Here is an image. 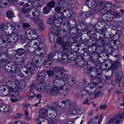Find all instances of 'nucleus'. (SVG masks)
<instances>
[{"label": "nucleus", "mask_w": 124, "mask_h": 124, "mask_svg": "<svg viewBox=\"0 0 124 124\" xmlns=\"http://www.w3.org/2000/svg\"><path fill=\"white\" fill-rule=\"evenodd\" d=\"M10 107L8 105H6V106L5 107L4 110H3L2 112L4 113L7 112L9 111Z\"/></svg>", "instance_id": "774afa93"}, {"label": "nucleus", "mask_w": 124, "mask_h": 124, "mask_svg": "<svg viewBox=\"0 0 124 124\" xmlns=\"http://www.w3.org/2000/svg\"><path fill=\"white\" fill-rule=\"evenodd\" d=\"M53 60L52 58L49 59L45 62V66L47 68L49 67L53 63Z\"/></svg>", "instance_id": "2f4dec72"}, {"label": "nucleus", "mask_w": 124, "mask_h": 124, "mask_svg": "<svg viewBox=\"0 0 124 124\" xmlns=\"http://www.w3.org/2000/svg\"><path fill=\"white\" fill-rule=\"evenodd\" d=\"M65 81L67 84L70 85H74L76 82L75 79L70 76H67L66 78Z\"/></svg>", "instance_id": "ddd939ff"}, {"label": "nucleus", "mask_w": 124, "mask_h": 124, "mask_svg": "<svg viewBox=\"0 0 124 124\" xmlns=\"http://www.w3.org/2000/svg\"><path fill=\"white\" fill-rule=\"evenodd\" d=\"M80 93V94H81V97L82 99H83L84 96H85V95L88 94V93L87 92V90H84L83 89Z\"/></svg>", "instance_id": "6e6d98bb"}, {"label": "nucleus", "mask_w": 124, "mask_h": 124, "mask_svg": "<svg viewBox=\"0 0 124 124\" xmlns=\"http://www.w3.org/2000/svg\"><path fill=\"white\" fill-rule=\"evenodd\" d=\"M37 37L36 32H34V33H33V34L32 36L28 38V39L31 40H34L36 39Z\"/></svg>", "instance_id": "de8ad7c7"}, {"label": "nucleus", "mask_w": 124, "mask_h": 124, "mask_svg": "<svg viewBox=\"0 0 124 124\" xmlns=\"http://www.w3.org/2000/svg\"><path fill=\"white\" fill-rule=\"evenodd\" d=\"M51 9L47 5L44 7L43 10V13L44 14H47L49 13Z\"/></svg>", "instance_id": "ea45409f"}, {"label": "nucleus", "mask_w": 124, "mask_h": 124, "mask_svg": "<svg viewBox=\"0 0 124 124\" xmlns=\"http://www.w3.org/2000/svg\"><path fill=\"white\" fill-rule=\"evenodd\" d=\"M35 31L33 30L29 29H27L26 31V34L27 35V37L28 38L32 36Z\"/></svg>", "instance_id": "7c9ffc66"}, {"label": "nucleus", "mask_w": 124, "mask_h": 124, "mask_svg": "<svg viewBox=\"0 0 124 124\" xmlns=\"http://www.w3.org/2000/svg\"><path fill=\"white\" fill-rule=\"evenodd\" d=\"M43 38H41V37H37L36 39L33 41V42L34 43L33 46L34 48L35 49H37L38 48V45H39L40 43H42L43 41Z\"/></svg>", "instance_id": "9b49d317"}, {"label": "nucleus", "mask_w": 124, "mask_h": 124, "mask_svg": "<svg viewBox=\"0 0 124 124\" xmlns=\"http://www.w3.org/2000/svg\"><path fill=\"white\" fill-rule=\"evenodd\" d=\"M5 34L2 36L0 44L7 43L8 42L10 45H13L15 43L17 40V35L12 33L11 34L8 32H5Z\"/></svg>", "instance_id": "f257e3e1"}, {"label": "nucleus", "mask_w": 124, "mask_h": 124, "mask_svg": "<svg viewBox=\"0 0 124 124\" xmlns=\"http://www.w3.org/2000/svg\"><path fill=\"white\" fill-rule=\"evenodd\" d=\"M29 94V99H31L34 98L35 96H36V94L34 93V92H32L30 91H29L28 92Z\"/></svg>", "instance_id": "49530a36"}, {"label": "nucleus", "mask_w": 124, "mask_h": 124, "mask_svg": "<svg viewBox=\"0 0 124 124\" xmlns=\"http://www.w3.org/2000/svg\"><path fill=\"white\" fill-rule=\"evenodd\" d=\"M8 89L7 87L5 85H2L0 86V95H3L6 96H8L9 94L11 95H13L14 94L13 93H11L8 90H7L6 89Z\"/></svg>", "instance_id": "39448f33"}, {"label": "nucleus", "mask_w": 124, "mask_h": 124, "mask_svg": "<svg viewBox=\"0 0 124 124\" xmlns=\"http://www.w3.org/2000/svg\"><path fill=\"white\" fill-rule=\"evenodd\" d=\"M56 113L53 112V113H47V117L51 119L55 118L57 116Z\"/></svg>", "instance_id": "58836bf2"}, {"label": "nucleus", "mask_w": 124, "mask_h": 124, "mask_svg": "<svg viewBox=\"0 0 124 124\" xmlns=\"http://www.w3.org/2000/svg\"><path fill=\"white\" fill-rule=\"evenodd\" d=\"M81 112L80 109L78 108H75L73 109L72 114L73 115H78Z\"/></svg>", "instance_id": "e433bc0d"}, {"label": "nucleus", "mask_w": 124, "mask_h": 124, "mask_svg": "<svg viewBox=\"0 0 124 124\" xmlns=\"http://www.w3.org/2000/svg\"><path fill=\"white\" fill-rule=\"evenodd\" d=\"M93 8H92V10H93L94 13L95 12H98L100 11L101 9L99 8V7L98 6H95L94 7H93Z\"/></svg>", "instance_id": "603ef678"}, {"label": "nucleus", "mask_w": 124, "mask_h": 124, "mask_svg": "<svg viewBox=\"0 0 124 124\" xmlns=\"http://www.w3.org/2000/svg\"><path fill=\"white\" fill-rule=\"evenodd\" d=\"M92 85H95L99 84L101 82V79L99 77H95L91 79Z\"/></svg>", "instance_id": "f3484780"}, {"label": "nucleus", "mask_w": 124, "mask_h": 124, "mask_svg": "<svg viewBox=\"0 0 124 124\" xmlns=\"http://www.w3.org/2000/svg\"><path fill=\"white\" fill-rule=\"evenodd\" d=\"M63 15L62 13L58 12L53 16H51L47 19V23L51 25H53L57 27L60 26V22H59L58 20L62 19V16Z\"/></svg>", "instance_id": "f03ea898"}, {"label": "nucleus", "mask_w": 124, "mask_h": 124, "mask_svg": "<svg viewBox=\"0 0 124 124\" xmlns=\"http://www.w3.org/2000/svg\"><path fill=\"white\" fill-rule=\"evenodd\" d=\"M58 36L57 39L56 41L58 43L61 45L65 41L62 39V38L61 37Z\"/></svg>", "instance_id": "864d4df0"}, {"label": "nucleus", "mask_w": 124, "mask_h": 124, "mask_svg": "<svg viewBox=\"0 0 124 124\" xmlns=\"http://www.w3.org/2000/svg\"><path fill=\"white\" fill-rule=\"evenodd\" d=\"M77 65L78 67L82 68L84 66V62L83 61H82L77 63Z\"/></svg>", "instance_id": "0e129e2a"}, {"label": "nucleus", "mask_w": 124, "mask_h": 124, "mask_svg": "<svg viewBox=\"0 0 124 124\" xmlns=\"http://www.w3.org/2000/svg\"><path fill=\"white\" fill-rule=\"evenodd\" d=\"M43 23H40L39 24L38 30L40 31H42L45 28V26Z\"/></svg>", "instance_id": "052dcab7"}, {"label": "nucleus", "mask_w": 124, "mask_h": 124, "mask_svg": "<svg viewBox=\"0 0 124 124\" xmlns=\"http://www.w3.org/2000/svg\"><path fill=\"white\" fill-rule=\"evenodd\" d=\"M21 71H19V72L16 74V76H17V79H19L20 80H22L23 78H24V76L26 77L27 78H28L26 76H25V75Z\"/></svg>", "instance_id": "bb28decb"}, {"label": "nucleus", "mask_w": 124, "mask_h": 124, "mask_svg": "<svg viewBox=\"0 0 124 124\" xmlns=\"http://www.w3.org/2000/svg\"><path fill=\"white\" fill-rule=\"evenodd\" d=\"M71 104V102L69 101H60L58 102V105L61 108L65 109L68 107H70Z\"/></svg>", "instance_id": "9d476101"}, {"label": "nucleus", "mask_w": 124, "mask_h": 124, "mask_svg": "<svg viewBox=\"0 0 124 124\" xmlns=\"http://www.w3.org/2000/svg\"><path fill=\"white\" fill-rule=\"evenodd\" d=\"M61 45V48L63 50H67L68 49V47L69 46L70 44L67 41H65Z\"/></svg>", "instance_id": "a878e982"}, {"label": "nucleus", "mask_w": 124, "mask_h": 124, "mask_svg": "<svg viewBox=\"0 0 124 124\" xmlns=\"http://www.w3.org/2000/svg\"><path fill=\"white\" fill-rule=\"evenodd\" d=\"M56 50L53 51L52 52H51L47 55V57L51 59L52 58V57H54V56L55 53H56Z\"/></svg>", "instance_id": "13d9d810"}, {"label": "nucleus", "mask_w": 124, "mask_h": 124, "mask_svg": "<svg viewBox=\"0 0 124 124\" xmlns=\"http://www.w3.org/2000/svg\"><path fill=\"white\" fill-rule=\"evenodd\" d=\"M57 3L62 8H65L67 7L68 6L69 4L67 2L64 0L57 2Z\"/></svg>", "instance_id": "5701e85b"}, {"label": "nucleus", "mask_w": 124, "mask_h": 124, "mask_svg": "<svg viewBox=\"0 0 124 124\" xmlns=\"http://www.w3.org/2000/svg\"><path fill=\"white\" fill-rule=\"evenodd\" d=\"M7 1V0H6ZM7 3L6 2V0H0V7L3 8L7 6Z\"/></svg>", "instance_id": "8fccbe9b"}, {"label": "nucleus", "mask_w": 124, "mask_h": 124, "mask_svg": "<svg viewBox=\"0 0 124 124\" xmlns=\"http://www.w3.org/2000/svg\"><path fill=\"white\" fill-rule=\"evenodd\" d=\"M25 50L23 48H20L16 51V54L19 56H21L23 55L25 52Z\"/></svg>", "instance_id": "a19ab883"}, {"label": "nucleus", "mask_w": 124, "mask_h": 124, "mask_svg": "<svg viewBox=\"0 0 124 124\" xmlns=\"http://www.w3.org/2000/svg\"><path fill=\"white\" fill-rule=\"evenodd\" d=\"M37 124H48L49 122L45 117L44 118L38 117L37 121Z\"/></svg>", "instance_id": "aec40b11"}, {"label": "nucleus", "mask_w": 124, "mask_h": 124, "mask_svg": "<svg viewBox=\"0 0 124 124\" xmlns=\"http://www.w3.org/2000/svg\"><path fill=\"white\" fill-rule=\"evenodd\" d=\"M73 35L72 34L70 35L68 39V40L70 43H74L76 42L77 41L76 39H75V38L74 37V36H73Z\"/></svg>", "instance_id": "f704fd0d"}, {"label": "nucleus", "mask_w": 124, "mask_h": 124, "mask_svg": "<svg viewBox=\"0 0 124 124\" xmlns=\"http://www.w3.org/2000/svg\"><path fill=\"white\" fill-rule=\"evenodd\" d=\"M6 16L9 19L11 18L13 16V14L12 11L10 10L7 11L5 14Z\"/></svg>", "instance_id": "37998d69"}, {"label": "nucleus", "mask_w": 124, "mask_h": 124, "mask_svg": "<svg viewBox=\"0 0 124 124\" xmlns=\"http://www.w3.org/2000/svg\"><path fill=\"white\" fill-rule=\"evenodd\" d=\"M45 71L39 73L37 76V79L38 80H43L45 79L46 75Z\"/></svg>", "instance_id": "6ab92c4d"}, {"label": "nucleus", "mask_w": 124, "mask_h": 124, "mask_svg": "<svg viewBox=\"0 0 124 124\" xmlns=\"http://www.w3.org/2000/svg\"><path fill=\"white\" fill-rule=\"evenodd\" d=\"M7 86L8 88V90L11 93H13L14 89L16 86L15 82L9 80L7 82Z\"/></svg>", "instance_id": "6e6552de"}, {"label": "nucleus", "mask_w": 124, "mask_h": 124, "mask_svg": "<svg viewBox=\"0 0 124 124\" xmlns=\"http://www.w3.org/2000/svg\"><path fill=\"white\" fill-rule=\"evenodd\" d=\"M32 20L34 23L35 24H40L43 23L42 19L39 17L33 18Z\"/></svg>", "instance_id": "c85d7f7f"}, {"label": "nucleus", "mask_w": 124, "mask_h": 124, "mask_svg": "<svg viewBox=\"0 0 124 124\" xmlns=\"http://www.w3.org/2000/svg\"><path fill=\"white\" fill-rule=\"evenodd\" d=\"M45 83H39L37 82L35 83L34 89L38 91H43L45 89Z\"/></svg>", "instance_id": "1a4fd4ad"}, {"label": "nucleus", "mask_w": 124, "mask_h": 124, "mask_svg": "<svg viewBox=\"0 0 124 124\" xmlns=\"http://www.w3.org/2000/svg\"><path fill=\"white\" fill-rule=\"evenodd\" d=\"M53 70L54 71H65L66 70L62 68L58 67H55L53 68Z\"/></svg>", "instance_id": "c03bdc74"}, {"label": "nucleus", "mask_w": 124, "mask_h": 124, "mask_svg": "<svg viewBox=\"0 0 124 124\" xmlns=\"http://www.w3.org/2000/svg\"><path fill=\"white\" fill-rule=\"evenodd\" d=\"M63 93V90L59 87H53L49 92V94L54 96L62 93Z\"/></svg>", "instance_id": "0eeeda50"}, {"label": "nucleus", "mask_w": 124, "mask_h": 124, "mask_svg": "<svg viewBox=\"0 0 124 124\" xmlns=\"http://www.w3.org/2000/svg\"><path fill=\"white\" fill-rule=\"evenodd\" d=\"M96 0H86L85 2L87 6L91 8L94 7L95 5Z\"/></svg>", "instance_id": "a211bd4d"}, {"label": "nucleus", "mask_w": 124, "mask_h": 124, "mask_svg": "<svg viewBox=\"0 0 124 124\" xmlns=\"http://www.w3.org/2000/svg\"><path fill=\"white\" fill-rule=\"evenodd\" d=\"M30 9L25 7H24L21 9V12L23 13L26 14L28 12H29Z\"/></svg>", "instance_id": "680f3d73"}, {"label": "nucleus", "mask_w": 124, "mask_h": 124, "mask_svg": "<svg viewBox=\"0 0 124 124\" xmlns=\"http://www.w3.org/2000/svg\"><path fill=\"white\" fill-rule=\"evenodd\" d=\"M14 92H17L18 93L20 94L23 93H24V90L23 89L20 87H18L17 85L15 88V89L13 91Z\"/></svg>", "instance_id": "cd10ccee"}, {"label": "nucleus", "mask_w": 124, "mask_h": 124, "mask_svg": "<svg viewBox=\"0 0 124 124\" xmlns=\"http://www.w3.org/2000/svg\"><path fill=\"white\" fill-rule=\"evenodd\" d=\"M88 74V76L91 78L96 76V69L93 68H91Z\"/></svg>", "instance_id": "412c9836"}, {"label": "nucleus", "mask_w": 124, "mask_h": 124, "mask_svg": "<svg viewBox=\"0 0 124 124\" xmlns=\"http://www.w3.org/2000/svg\"><path fill=\"white\" fill-rule=\"evenodd\" d=\"M96 38L97 40L95 41V43L98 45H101L107 43L105 40V39L103 37H102L100 36L99 39H97V37Z\"/></svg>", "instance_id": "dca6fc26"}, {"label": "nucleus", "mask_w": 124, "mask_h": 124, "mask_svg": "<svg viewBox=\"0 0 124 124\" xmlns=\"http://www.w3.org/2000/svg\"><path fill=\"white\" fill-rule=\"evenodd\" d=\"M33 13L34 15V18H35L38 17V16L39 15V11L38 9H36L33 12Z\"/></svg>", "instance_id": "69168bd1"}, {"label": "nucleus", "mask_w": 124, "mask_h": 124, "mask_svg": "<svg viewBox=\"0 0 124 124\" xmlns=\"http://www.w3.org/2000/svg\"><path fill=\"white\" fill-rule=\"evenodd\" d=\"M47 113H53V112L56 113L55 108L54 107H50L49 108H47Z\"/></svg>", "instance_id": "3c124183"}, {"label": "nucleus", "mask_w": 124, "mask_h": 124, "mask_svg": "<svg viewBox=\"0 0 124 124\" xmlns=\"http://www.w3.org/2000/svg\"><path fill=\"white\" fill-rule=\"evenodd\" d=\"M38 48L37 49L40 50H45V51H46L47 50L44 43H40L38 45Z\"/></svg>", "instance_id": "c9c22d12"}, {"label": "nucleus", "mask_w": 124, "mask_h": 124, "mask_svg": "<svg viewBox=\"0 0 124 124\" xmlns=\"http://www.w3.org/2000/svg\"><path fill=\"white\" fill-rule=\"evenodd\" d=\"M47 5L51 9L52 8L55 7V3L54 1L52 0L48 2L47 4Z\"/></svg>", "instance_id": "79ce46f5"}, {"label": "nucleus", "mask_w": 124, "mask_h": 124, "mask_svg": "<svg viewBox=\"0 0 124 124\" xmlns=\"http://www.w3.org/2000/svg\"><path fill=\"white\" fill-rule=\"evenodd\" d=\"M60 26L57 27L54 26V25L52 26L50 28V30L51 31H52L53 32H55V31H56V32H59L60 31H61L60 30Z\"/></svg>", "instance_id": "c756f323"}, {"label": "nucleus", "mask_w": 124, "mask_h": 124, "mask_svg": "<svg viewBox=\"0 0 124 124\" xmlns=\"http://www.w3.org/2000/svg\"><path fill=\"white\" fill-rule=\"evenodd\" d=\"M109 6L108 12L113 11L115 9V8L112 4L111 3H109Z\"/></svg>", "instance_id": "bf43d9fd"}, {"label": "nucleus", "mask_w": 124, "mask_h": 124, "mask_svg": "<svg viewBox=\"0 0 124 124\" xmlns=\"http://www.w3.org/2000/svg\"><path fill=\"white\" fill-rule=\"evenodd\" d=\"M95 118L90 119L88 124H100L101 122L102 117L101 115L95 116Z\"/></svg>", "instance_id": "423d86ee"}, {"label": "nucleus", "mask_w": 124, "mask_h": 124, "mask_svg": "<svg viewBox=\"0 0 124 124\" xmlns=\"http://www.w3.org/2000/svg\"><path fill=\"white\" fill-rule=\"evenodd\" d=\"M54 75L56 76L57 77H58L60 79H62L61 78H64L65 77V74L62 72H55Z\"/></svg>", "instance_id": "393cba45"}, {"label": "nucleus", "mask_w": 124, "mask_h": 124, "mask_svg": "<svg viewBox=\"0 0 124 124\" xmlns=\"http://www.w3.org/2000/svg\"><path fill=\"white\" fill-rule=\"evenodd\" d=\"M0 57L3 58L4 59H6L8 61V54L6 52H3L0 54Z\"/></svg>", "instance_id": "72a5a7b5"}, {"label": "nucleus", "mask_w": 124, "mask_h": 124, "mask_svg": "<svg viewBox=\"0 0 124 124\" xmlns=\"http://www.w3.org/2000/svg\"><path fill=\"white\" fill-rule=\"evenodd\" d=\"M46 72L48 76L50 77H53L54 74V72L52 70H47L46 71Z\"/></svg>", "instance_id": "e2e57ef3"}, {"label": "nucleus", "mask_w": 124, "mask_h": 124, "mask_svg": "<svg viewBox=\"0 0 124 124\" xmlns=\"http://www.w3.org/2000/svg\"><path fill=\"white\" fill-rule=\"evenodd\" d=\"M62 16V19H59V22H60V25L61 24L63 26H68L69 27L71 26V24L70 22V20L68 21V20L65 18H63Z\"/></svg>", "instance_id": "4468645a"}, {"label": "nucleus", "mask_w": 124, "mask_h": 124, "mask_svg": "<svg viewBox=\"0 0 124 124\" xmlns=\"http://www.w3.org/2000/svg\"><path fill=\"white\" fill-rule=\"evenodd\" d=\"M56 6L55 8L54 11L56 12H59L61 11L62 10V8L57 3H56Z\"/></svg>", "instance_id": "338daca9"}, {"label": "nucleus", "mask_w": 124, "mask_h": 124, "mask_svg": "<svg viewBox=\"0 0 124 124\" xmlns=\"http://www.w3.org/2000/svg\"><path fill=\"white\" fill-rule=\"evenodd\" d=\"M26 42L27 43V45H25L24 46L25 48H27L28 50L29 49V48L30 47V46L29 43L30 42L28 39H27L24 38L23 40V43H25Z\"/></svg>", "instance_id": "4c0bfd02"}, {"label": "nucleus", "mask_w": 124, "mask_h": 124, "mask_svg": "<svg viewBox=\"0 0 124 124\" xmlns=\"http://www.w3.org/2000/svg\"><path fill=\"white\" fill-rule=\"evenodd\" d=\"M120 77L121 80L123 82H124V75L123 74V72L121 71H118V74H117Z\"/></svg>", "instance_id": "a18cd8bd"}, {"label": "nucleus", "mask_w": 124, "mask_h": 124, "mask_svg": "<svg viewBox=\"0 0 124 124\" xmlns=\"http://www.w3.org/2000/svg\"><path fill=\"white\" fill-rule=\"evenodd\" d=\"M70 23L71 24V26H70L69 27L71 28H73L72 29H73L75 27V26L76 25V23L75 20H70Z\"/></svg>", "instance_id": "4d7b16f0"}, {"label": "nucleus", "mask_w": 124, "mask_h": 124, "mask_svg": "<svg viewBox=\"0 0 124 124\" xmlns=\"http://www.w3.org/2000/svg\"><path fill=\"white\" fill-rule=\"evenodd\" d=\"M60 30L61 31H60L59 32V33H57L56 34H55L56 36H60L59 35H61L62 34V35H63V36H62V37H63V40H64V41H67L68 40V38L66 36V33L65 30H62L60 29Z\"/></svg>", "instance_id": "2eb2a0df"}, {"label": "nucleus", "mask_w": 124, "mask_h": 124, "mask_svg": "<svg viewBox=\"0 0 124 124\" xmlns=\"http://www.w3.org/2000/svg\"><path fill=\"white\" fill-rule=\"evenodd\" d=\"M35 65L32 61L28 62L27 64V67L29 68V69L27 70L24 71L23 72L25 73V75L28 78L32 76V73L33 72V69L32 68Z\"/></svg>", "instance_id": "20e7f679"}, {"label": "nucleus", "mask_w": 124, "mask_h": 124, "mask_svg": "<svg viewBox=\"0 0 124 124\" xmlns=\"http://www.w3.org/2000/svg\"><path fill=\"white\" fill-rule=\"evenodd\" d=\"M85 89L86 90H89L90 89H92L95 92L96 91V87L95 85L93 86L91 84H87L85 85Z\"/></svg>", "instance_id": "4be33fe9"}, {"label": "nucleus", "mask_w": 124, "mask_h": 124, "mask_svg": "<svg viewBox=\"0 0 124 124\" xmlns=\"http://www.w3.org/2000/svg\"><path fill=\"white\" fill-rule=\"evenodd\" d=\"M35 65H36L37 66H39V61L38 58L36 56L34 57L32 61Z\"/></svg>", "instance_id": "09e8293b"}, {"label": "nucleus", "mask_w": 124, "mask_h": 124, "mask_svg": "<svg viewBox=\"0 0 124 124\" xmlns=\"http://www.w3.org/2000/svg\"><path fill=\"white\" fill-rule=\"evenodd\" d=\"M62 54L61 52H56L55 53L54 56L55 59L56 60L57 59L58 61H60V59H61L62 57V55H61Z\"/></svg>", "instance_id": "473e14b6"}, {"label": "nucleus", "mask_w": 124, "mask_h": 124, "mask_svg": "<svg viewBox=\"0 0 124 124\" xmlns=\"http://www.w3.org/2000/svg\"><path fill=\"white\" fill-rule=\"evenodd\" d=\"M47 108H43L39 110V117L40 118H44L47 116Z\"/></svg>", "instance_id": "f8f14e48"}, {"label": "nucleus", "mask_w": 124, "mask_h": 124, "mask_svg": "<svg viewBox=\"0 0 124 124\" xmlns=\"http://www.w3.org/2000/svg\"><path fill=\"white\" fill-rule=\"evenodd\" d=\"M62 63L63 64H66L69 62V60L67 57L66 58H62L61 60Z\"/></svg>", "instance_id": "5fc2aeb1"}, {"label": "nucleus", "mask_w": 124, "mask_h": 124, "mask_svg": "<svg viewBox=\"0 0 124 124\" xmlns=\"http://www.w3.org/2000/svg\"><path fill=\"white\" fill-rule=\"evenodd\" d=\"M110 69L112 70H113L112 71V74L114 75H116V72H117L116 69H117L118 67L116 66L114 63L111 64V66H110Z\"/></svg>", "instance_id": "b1692460"}, {"label": "nucleus", "mask_w": 124, "mask_h": 124, "mask_svg": "<svg viewBox=\"0 0 124 124\" xmlns=\"http://www.w3.org/2000/svg\"><path fill=\"white\" fill-rule=\"evenodd\" d=\"M87 25L85 23L82 22L78 24L77 27H75L71 30L75 35H79L81 31L84 30L87 28Z\"/></svg>", "instance_id": "7ed1b4c3"}]
</instances>
